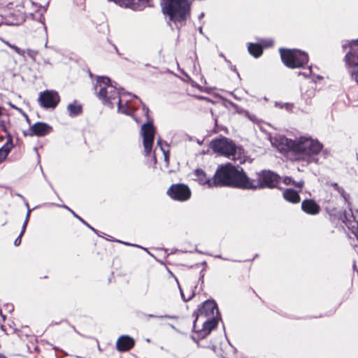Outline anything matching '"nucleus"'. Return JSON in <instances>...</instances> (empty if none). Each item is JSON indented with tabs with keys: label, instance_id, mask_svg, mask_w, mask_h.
Masks as SVG:
<instances>
[{
	"label": "nucleus",
	"instance_id": "1",
	"mask_svg": "<svg viewBox=\"0 0 358 358\" xmlns=\"http://www.w3.org/2000/svg\"><path fill=\"white\" fill-rule=\"evenodd\" d=\"M221 184H231L232 187L243 189L273 187L278 183L279 177L270 171H262L257 173V180L250 179L242 169L225 167L218 173Z\"/></svg>",
	"mask_w": 358,
	"mask_h": 358
},
{
	"label": "nucleus",
	"instance_id": "2",
	"mask_svg": "<svg viewBox=\"0 0 358 358\" xmlns=\"http://www.w3.org/2000/svg\"><path fill=\"white\" fill-rule=\"evenodd\" d=\"M271 145L280 152H292L294 154L318 155L323 145L317 139L300 136L294 140L280 134L270 136Z\"/></svg>",
	"mask_w": 358,
	"mask_h": 358
},
{
	"label": "nucleus",
	"instance_id": "3",
	"mask_svg": "<svg viewBox=\"0 0 358 358\" xmlns=\"http://www.w3.org/2000/svg\"><path fill=\"white\" fill-rule=\"evenodd\" d=\"M94 89L96 91L97 97L104 106L113 108L115 104H117L119 113L131 114V109L127 106V102L125 106L122 104L120 92L108 77L97 76Z\"/></svg>",
	"mask_w": 358,
	"mask_h": 358
},
{
	"label": "nucleus",
	"instance_id": "4",
	"mask_svg": "<svg viewBox=\"0 0 358 358\" xmlns=\"http://www.w3.org/2000/svg\"><path fill=\"white\" fill-rule=\"evenodd\" d=\"M218 310L213 301H206L199 308L194 322V331L198 338H203L208 336L216 327Z\"/></svg>",
	"mask_w": 358,
	"mask_h": 358
},
{
	"label": "nucleus",
	"instance_id": "5",
	"mask_svg": "<svg viewBox=\"0 0 358 358\" xmlns=\"http://www.w3.org/2000/svg\"><path fill=\"white\" fill-rule=\"evenodd\" d=\"M162 13L169 17L178 29L184 25L190 13L189 0H161Z\"/></svg>",
	"mask_w": 358,
	"mask_h": 358
},
{
	"label": "nucleus",
	"instance_id": "6",
	"mask_svg": "<svg viewBox=\"0 0 358 358\" xmlns=\"http://www.w3.org/2000/svg\"><path fill=\"white\" fill-rule=\"evenodd\" d=\"M210 148L214 153L224 157H245L244 150L232 139L220 136L211 140Z\"/></svg>",
	"mask_w": 358,
	"mask_h": 358
},
{
	"label": "nucleus",
	"instance_id": "7",
	"mask_svg": "<svg viewBox=\"0 0 358 358\" xmlns=\"http://www.w3.org/2000/svg\"><path fill=\"white\" fill-rule=\"evenodd\" d=\"M280 53L283 64L290 69L303 67L309 59L306 52L297 49L280 48Z\"/></svg>",
	"mask_w": 358,
	"mask_h": 358
},
{
	"label": "nucleus",
	"instance_id": "8",
	"mask_svg": "<svg viewBox=\"0 0 358 358\" xmlns=\"http://www.w3.org/2000/svg\"><path fill=\"white\" fill-rule=\"evenodd\" d=\"M143 110L147 117V122L142 124L141 133L143 136L144 151L146 155H150L155 139V127L152 120L149 117V109L143 106Z\"/></svg>",
	"mask_w": 358,
	"mask_h": 358
},
{
	"label": "nucleus",
	"instance_id": "9",
	"mask_svg": "<svg viewBox=\"0 0 358 358\" xmlns=\"http://www.w3.org/2000/svg\"><path fill=\"white\" fill-rule=\"evenodd\" d=\"M235 167L231 164H226L221 166L216 171L213 180H210L206 178V173L201 169H196L194 171V175L196 177V180L199 182L203 185H206L208 187H217V186H232L231 184H221L220 180L222 179L221 177H218L219 172L225 167Z\"/></svg>",
	"mask_w": 358,
	"mask_h": 358
},
{
	"label": "nucleus",
	"instance_id": "10",
	"mask_svg": "<svg viewBox=\"0 0 358 358\" xmlns=\"http://www.w3.org/2000/svg\"><path fill=\"white\" fill-rule=\"evenodd\" d=\"M38 101L42 108L54 109L59 103L60 97L56 91L47 90L40 92Z\"/></svg>",
	"mask_w": 358,
	"mask_h": 358
},
{
	"label": "nucleus",
	"instance_id": "11",
	"mask_svg": "<svg viewBox=\"0 0 358 358\" xmlns=\"http://www.w3.org/2000/svg\"><path fill=\"white\" fill-rule=\"evenodd\" d=\"M343 62L350 80L358 85V57L346 52Z\"/></svg>",
	"mask_w": 358,
	"mask_h": 358
},
{
	"label": "nucleus",
	"instance_id": "12",
	"mask_svg": "<svg viewBox=\"0 0 358 358\" xmlns=\"http://www.w3.org/2000/svg\"><path fill=\"white\" fill-rule=\"evenodd\" d=\"M167 194L173 199L183 201L190 197L191 192L187 186L182 184H176L169 187Z\"/></svg>",
	"mask_w": 358,
	"mask_h": 358
},
{
	"label": "nucleus",
	"instance_id": "13",
	"mask_svg": "<svg viewBox=\"0 0 358 358\" xmlns=\"http://www.w3.org/2000/svg\"><path fill=\"white\" fill-rule=\"evenodd\" d=\"M52 127L43 122H37L30 127L29 130V136H44L50 134Z\"/></svg>",
	"mask_w": 358,
	"mask_h": 358
},
{
	"label": "nucleus",
	"instance_id": "14",
	"mask_svg": "<svg viewBox=\"0 0 358 358\" xmlns=\"http://www.w3.org/2000/svg\"><path fill=\"white\" fill-rule=\"evenodd\" d=\"M134 345V341L128 336H122L116 343L117 349L119 351H127L131 349Z\"/></svg>",
	"mask_w": 358,
	"mask_h": 358
},
{
	"label": "nucleus",
	"instance_id": "15",
	"mask_svg": "<svg viewBox=\"0 0 358 358\" xmlns=\"http://www.w3.org/2000/svg\"><path fill=\"white\" fill-rule=\"evenodd\" d=\"M302 210L306 213L316 215L320 212V206L313 200H304L301 204Z\"/></svg>",
	"mask_w": 358,
	"mask_h": 358
},
{
	"label": "nucleus",
	"instance_id": "16",
	"mask_svg": "<svg viewBox=\"0 0 358 358\" xmlns=\"http://www.w3.org/2000/svg\"><path fill=\"white\" fill-rule=\"evenodd\" d=\"M342 48L347 50V53L358 57V39L345 41L342 44Z\"/></svg>",
	"mask_w": 358,
	"mask_h": 358
},
{
	"label": "nucleus",
	"instance_id": "17",
	"mask_svg": "<svg viewBox=\"0 0 358 358\" xmlns=\"http://www.w3.org/2000/svg\"><path fill=\"white\" fill-rule=\"evenodd\" d=\"M66 109L68 115L71 117H74L79 115L80 114L82 113L83 111L82 106L78 103L76 101L69 103L67 106Z\"/></svg>",
	"mask_w": 358,
	"mask_h": 358
},
{
	"label": "nucleus",
	"instance_id": "18",
	"mask_svg": "<svg viewBox=\"0 0 358 358\" xmlns=\"http://www.w3.org/2000/svg\"><path fill=\"white\" fill-rule=\"evenodd\" d=\"M283 197L285 198V200L294 203H299L300 201V196L299 195V193L296 191L292 189H287L283 192Z\"/></svg>",
	"mask_w": 358,
	"mask_h": 358
},
{
	"label": "nucleus",
	"instance_id": "19",
	"mask_svg": "<svg viewBox=\"0 0 358 358\" xmlns=\"http://www.w3.org/2000/svg\"><path fill=\"white\" fill-rule=\"evenodd\" d=\"M248 50L249 53L255 58L259 57L263 53V47L259 43H249Z\"/></svg>",
	"mask_w": 358,
	"mask_h": 358
},
{
	"label": "nucleus",
	"instance_id": "20",
	"mask_svg": "<svg viewBox=\"0 0 358 358\" xmlns=\"http://www.w3.org/2000/svg\"><path fill=\"white\" fill-rule=\"evenodd\" d=\"M158 147H159L164 157H169V145L166 143H162L161 141L158 140L157 142L156 149H157Z\"/></svg>",
	"mask_w": 358,
	"mask_h": 358
},
{
	"label": "nucleus",
	"instance_id": "21",
	"mask_svg": "<svg viewBox=\"0 0 358 358\" xmlns=\"http://www.w3.org/2000/svg\"><path fill=\"white\" fill-rule=\"evenodd\" d=\"M29 214H30V212L28 211L27 215V218H26V220H25V221L24 222L23 227H22V231H21L20 236L15 239V241L14 242V244H15V246H18L21 243V237H22V236L23 235V234L25 231V229H26V227H27V222H28V219H29Z\"/></svg>",
	"mask_w": 358,
	"mask_h": 358
},
{
	"label": "nucleus",
	"instance_id": "22",
	"mask_svg": "<svg viewBox=\"0 0 358 358\" xmlns=\"http://www.w3.org/2000/svg\"><path fill=\"white\" fill-rule=\"evenodd\" d=\"M283 181L285 185H294L295 187L299 188H302L303 186V182L302 180L296 182L289 177H285Z\"/></svg>",
	"mask_w": 358,
	"mask_h": 358
},
{
	"label": "nucleus",
	"instance_id": "23",
	"mask_svg": "<svg viewBox=\"0 0 358 358\" xmlns=\"http://www.w3.org/2000/svg\"><path fill=\"white\" fill-rule=\"evenodd\" d=\"M160 159H161L160 164L162 165L161 169L164 171H167L168 172H171L173 171V169H169L170 158H160Z\"/></svg>",
	"mask_w": 358,
	"mask_h": 358
},
{
	"label": "nucleus",
	"instance_id": "24",
	"mask_svg": "<svg viewBox=\"0 0 358 358\" xmlns=\"http://www.w3.org/2000/svg\"><path fill=\"white\" fill-rule=\"evenodd\" d=\"M10 146L8 144L4 145L0 148V157H7L10 152Z\"/></svg>",
	"mask_w": 358,
	"mask_h": 358
},
{
	"label": "nucleus",
	"instance_id": "25",
	"mask_svg": "<svg viewBox=\"0 0 358 358\" xmlns=\"http://www.w3.org/2000/svg\"><path fill=\"white\" fill-rule=\"evenodd\" d=\"M260 45L264 48H269L273 45V41L272 39H263L261 41Z\"/></svg>",
	"mask_w": 358,
	"mask_h": 358
},
{
	"label": "nucleus",
	"instance_id": "26",
	"mask_svg": "<svg viewBox=\"0 0 358 358\" xmlns=\"http://www.w3.org/2000/svg\"><path fill=\"white\" fill-rule=\"evenodd\" d=\"M312 74V66H310L305 71L299 72L298 76H303L304 78H308Z\"/></svg>",
	"mask_w": 358,
	"mask_h": 358
},
{
	"label": "nucleus",
	"instance_id": "27",
	"mask_svg": "<svg viewBox=\"0 0 358 358\" xmlns=\"http://www.w3.org/2000/svg\"><path fill=\"white\" fill-rule=\"evenodd\" d=\"M9 46L13 48L16 53H17L19 55L24 56L25 51L23 50H21L20 48L15 45H9Z\"/></svg>",
	"mask_w": 358,
	"mask_h": 358
},
{
	"label": "nucleus",
	"instance_id": "28",
	"mask_svg": "<svg viewBox=\"0 0 358 358\" xmlns=\"http://www.w3.org/2000/svg\"><path fill=\"white\" fill-rule=\"evenodd\" d=\"M27 55L29 57H31V59H35V57L37 55V51L36 50H30V49H28L27 51Z\"/></svg>",
	"mask_w": 358,
	"mask_h": 358
},
{
	"label": "nucleus",
	"instance_id": "29",
	"mask_svg": "<svg viewBox=\"0 0 358 358\" xmlns=\"http://www.w3.org/2000/svg\"><path fill=\"white\" fill-rule=\"evenodd\" d=\"M229 67L231 71H234V72H236V74L238 75V76H239V73L236 70V66L233 65L232 64L231 65H229Z\"/></svg>",
	"mask_w": 358,
	"mask_h": 358
},
{
	"label": "nucleus",
	"instance_id": "30",
	"mask_svg": "<svg viewBox=\"0 0 358 358\" xmlns=\"http://www.w3.org/2000/svg\"><path fill=\"white\" fill-rule=\"evenodd\" d=\"M357 224L356 222H354L352 226V227L354 229L353 233H355L356 229H357Z\"/></svg>",
	"mask_w": 358,
	"mask_h": 358
},
{
	"label": "nucleus",
	"instance_id": "31",
	"mask_svg": "<svg viewBox=\"0 0 358 358\" xmlns=\"http://www.w3.org/2000/svg\"><path fill=\"white\" fill-rule=\"evenodd\" d=\"M224 60L228 64V66L231 64V62L229 59H227L226 57H224Z\"/></svg>",
	"mask_w": 358,
	"mask_h": 358
},
{
	"label": "nucleus",
	"instance_id": "32",
	"mask_svg": "<svg viewBox=\"0 0 358 358\" xmlns=\"http://www.w3.org/2000/svg\"><path fill=\"white\" fill-rule=\"evenodd\" d=\"M219 56H220V57L223 58L224 59V57H226L224 56V55L222 52H220V53L219 54Z\"/></svg>",
	"mask_w": 358,
	"mask_h": 358
},
{
	"label": "nucleus",
	"instance_id": "33",
	"mask_svg": "<svg viewBox=\"0 0 358 358\" xmlns=\"http://www.w3.org/2000/svg\"><path fill=\"white\" fill-rule=\"evenodd\" d=\"M72 213L74 215L75 217H78L80 220H81L82 222H83V220L79 217L78 216L76 215V214H75L73 212H72Z\"/></svg>",
	"mask_w": 358,
	"mask_h": 358
},
{
	"label": "nucleus",
	"instance_id": "34",
	"mask_svg": "<svg viewBox=\"0 0 358 358\" xmlns=\"http://www.w3.org/2000/svg\"><path fill=\"white\" fill-rule=\"evenodd\" d=\"M204 16V13H201L199 16V18L201 19Z\"/></svg>",
	"mask_w": 358,
	"mask_h": 358
},
{
	"label": "nucleus",
	"instance_id": "35",
	"mask_svg": "<svg viewBox=\"0 0 358 358\" xmlns=\"http://www.w3.org/2000/svg\"><path fill=\"white\" fill-rule=\"evenodd\" d=\"M317 78L318 79H322V78H322V76H317Z\"/></svg>",
	"mask_w": 358,
	"mask_h": 358
},
{
	"label": "nucleus",
	"instance_id": "36",
	"mask_svg": "<svg viewBox=\"0 0 358 358\" xmlns=\"http://www.w3.org/2000/svg\"><path fill=\"white\" fill-rule=\"evenodd\" d=\"M2 114V108L0 106V115Z\"/></svg>",
	"mask_w": 358,
	"mask_h": 358
},
{
	"label": "nucleus",
	"instance_id": "37",
	"mask_svg": "<svg viewBox=\"0 0 358 358\" xmlns=\"http://www.w3.org/2000/svg\"><path fill=\"white\" fill-rule=\"evenodd\" d=\"M26 119H27V121L29 123V117L27 115H26Z\"/></svg>",
	"mask_w": 358,
	"mask_h": 358
},
{
	"label": "nucleus",
	"instance_id": "38",
	"mask_svg": "<svg viewBox=\"0 0 358 358\" xmlns=\"http://www.w3.org/2000/svg\"><path fill=\"white\" fill-rule=\"evenodd\" d=\"M2 159H3V158L0 157V163L2 162V161H3Z\"/></svg>",
	"mask_w": 358,
	"mask_h": 358
},
{
	"label": "nucleus",
	"instance_id": "39",
	"mask_svg": "<svg viewBox=\"0 0 358 358\" xmlns=\"http://www.w3.org/2000/svg\"><path fill=\"white\" fill-rule=\"evenodd\" d=\"M154 162H155V163L157 162L156 158H154Z\"/></svg>",
	"mask_w": 358,
	"mask_h": 358
},
{
	"label": "nucleus",
	"instance_id": "40",
	"mask_svg": "<svg viewBox=\"0 0 358 358\" xmlns=\"http://www.w3.org/2000/svg\"><path fill=\"white\" fill-rule=\"evenodd\" d=\"M199 31H200V32H201V31H202V29H201V27H200V28H199Z\"/></svg>",
	"mask_w": 358,
	"mask_h": 358
},
{
	"label": "nucleus",
	"instance_id": "41",
	"mask_svg": "<svg viewBox=\"0 0 358 358\" xmlns=\"http://www.w3.org/2000/svg\"><path fill=\"white\" fill-rule=\"evenodd\" d=\"M90 77H92V73H90Z\"/></svg>",
	"mask_w": 358,
	"mask_h": 358
},
{
	"label": "nucleus",
	"instance_id": "42",
	"mask_svg": "<svg viewBox=\"0 0 358 358\" xmlns=\"http://www.w3.org/2000/svg\"><path fill=\"white\" fill-rule=\"evenodd\" d=\"M357 273H358V270H357Z\"/></svg>",
	"mask_w": 358,
	"mask_h": 358
}]
</instances>
